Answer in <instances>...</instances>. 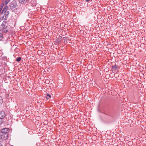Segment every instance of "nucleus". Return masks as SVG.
<instances>
[{
	"mask_svg": "<svg viewBox=\"0 0 146 146\" xmlns=\"http://www.w3.org/2000/svg\"><path fill=\"white\" fill-rule=\"evenodd\" d=\"M8 136L5 135L1 134L0 135V142H2L6 140L7 139Z\"/></svg>",
	"mask_w": 146,
	"mask_h": 146,
	"instance_id": "obj_4",
	"label": "nucleus"
},
{
	"mask_svg": "<svg viewBox=\"0 0 146 146\" xmlns=\"http://www.w3.org/2000/svg\"><path fill=\"white\" fill-rule=\"evenodd\" d=\"M61 42V40L60 39L58 38L56 39V44H58L59 43H60Z\"/></svg>",
	"mask_w": 146,
	"mask_h": 146,
	"instance_id": "obj_11",
	"label": "nucleus"
},
{
	"mask_svg": "<svg viewBox=\"0 0 146 146\" xmlns=\"http://www.w3.org/2000/svg\"><path fill=\"white\" fill-rule=\"evenodd\" d=\"M6 116L5 112L4 111H1L0 112V119H2L4 118Z\"/></svg>",
	"mask_w": 146,
	"mask_h": 146,
	"instance_id": "obj_6",
	"label": "nucleus"
},
{
	"mask_svg": "<svg viewBox=\"0 0 146 146\" xmlns=\"http://www.w3.org/2000/svg\"><path fill=\"white\" fill-rule=\"evenodd\" d=\"M51 97V95L49 94H48L46 97V99H49Z\"/></svg>",
	"mask_w": 146,
	"mask_h": 146,
	"instance_id": "obj_16",
	"label": "nucleus"
},
{
	"mask_svg": "<svg viewBox=\"0 0 146 146\" xmlns=\"http://www.w3.org/2000/svg\"><path fill=\"white\" fill-rule=\"evenodd\" d=\"M0 146H3L2 144L1 143H0Z\"/></svg>",
	"mask_w": 146,
	"mask_h": 146,
	"instance_id": "obj_25",
	"label": "nucleus"
},
{
	"mask_svg": "<svg viewBox=\"0 0 146 146\" xmlns=\"http://www.w3.org/2000/svg\"><path fill=\"white\" fill-rule=\"evenodd\" d=\"M119 68V67L116 65V64H115L114 66H112V68L114 69V70H116Z\"/></svg>",
	"mask_w": 146,
	"mask_h": 146,
	"instance_id": "obj_10",
	"label": "nucleus"
},
{
	"mask_svg": "<svg viewBox=\"0 0 146 146\" xmlns=\"http://www.w3.org/2000/svg\"><path fill=\"white\" fill-rule=\"evenodd\" d=\"M4 12H3L2 11V12H1V14L2 15H3V14L4 15Z\"/></svg>",
	"mask_w": 146,
	"mask_h": 146,
	"instance_id": "obj_22",
	"label": "nucleus"
},
{
	"mask_svg": "<svg viewBox=\"0 0 146 146\" xmlns=\"http://www.w3.org/2000/svg\"><path fill=\"white\" fill-rule=\"evenodd\" d=\"M62 86V84L61 83H58V86L61 87Z\"/></svg>",
	"mask_w": 146,
	"mask_h": 146,
	"instance_id": "obj_17",
	"label": "nucleus"
},
{
	"mask_svg": "<svg viewBox=\"0 0 146 146\" xmlns=\"http://www.w3.org/2000/svg\"><path fill=\"white\" fill-rule=\"evenodd\" d=\"M10 28L7 24V21H3L0 27V29L3 33H7L10 29Z\"/></svg>",
	"mask_w": 146,
	"mask_h": 146,
	"instance_id": "obj_1",
	"label": "nucleus"
},
{
	"mask_svg": "<svg viewBox=\"0 0 146 146\" xmlns=\"http://www.w3.org/2000/svg\"><path fill=\"white\" fill-rule=\"evenodd\" d=\"M3 122V119H0V124H1Z\"/></svg>",
	"mask_w": 146,
	"mask_h": 146,
	"instance_id": "obj_20",
	"label": "nucleus"
},
{
	"mask_svg": "<svg viewBox=\"0 0 146 146\" xmlns=\"http://www.w3.org/2000/svg\"><path fill=\"white\" fill-rule=\"evenodd\" d=\"M7 59V57L5 56L2 57L1 58V60H3L4 61L6 60Z\"/></svg>",
	"mask_w": 146,
	"mask_h": 146,
	"instance_id": "obj_12",
	"label": "nucleus"
},
{
	"mask_svg": "<svg viewBox=\"0 0 146 146\" xmlns=\"http://www.w3.org/2000/svg\"><path fill=\"white\" fill-rule=\"evenodd\" d=\"M21 57H19L16 59V61L17 62H19L21 61Z\"/></svg>",
	"mask_w": 146,
	"mask_h": 146,
	"instance_id": "obj_15",
	"label": "nucleus"
},
{
	"mask_svg": "<svg viewBox=\"0 0 146 146\" xmlns=\"http://www.w3.org/2000/svg\"><path fill=\"white\" fill-rule=\"evenodd\" d=\"M8 9V6H5L4 8L3 9L5 11H7V9Z\"/></svg>",
	"mask_w": 146,
	"mask_h": 146,
	"instance_id": "obj_18",
	"label": "nucleus"
},
{
	"mask_svg": "<svg viewBox=\"0 0 146 146\" xmlns=\"http://www.w3.org/2000/svg\"><path fill=\"white\" fill-rule=\"evenodd\" d=\"M103 113L111 118L113 117V112L111 111H109L107 113Z\"/></svg>",
	"mask_w": 146,
	"mask_h": 146,
	"instance_id": "obj_7",
	"label": "nucleus"
},
{
	"mask_svg": "<svg viewBox=\"0 0 146 146\" xmlns=\"http://www.w3.org/2000/svg\"><path fill=\"white\" fill-rule=\"evenodd\" d=\"M3 12H4V13H5V12H6V11H5V10H4L3 9L2 11Z\"/></svg>",
	"mask_w": 146,
	"mask_h": 146,
	"instance_id": "obj_21",
	"label": "nucleus"
},
{
	"mask_svg": "<svg viewBox=\"0 0 146 146\" xmlns=\"http://www.w3.org/2000/svg\"><path fill=\"white\" fill-rule=\"evenodd\" d=\"M19 3L22 4L26 3L27 0H18Z\"/></svg>",
	"mask_w": 146,
	"mask_h": 146,
	"instance_id": "obj_9",
	"label": "nucleus"
},
{
	"mask_svg": "<svg viewBox=\"0 0 146 146\" xmlns=\"http://www.w3.org/2000/svg\"><path fill=\"white\" fill-rule=\"evenodd\" d=\"M9 131V129L8 128H4L1 130L2 134L5 135H6L8 136L7 133Z\"/></svg>",
	"mask_w": 146,
	"mask_h": 146,
	"instance_id": "obj_3",
	"label": "nucleus"
},
{
	"mask_svg": "<svg viewBox=\"0 0 146 146\" xmlns=\"http://www.w3.org/2000/svg\"><path fill=\"white\" fill-rule=\"evenodd\" d=\"M1 20H2V17L0 18V22L1 21Z\"/></svg>",
	"mask_w": 146,
	"mask_h": 146,
	"instance_id": "obj_23",
	"label": "nucleus"
},
{
	"mask_svg": "<svg viewBox=\"0 0 146 146\" xmlns=\"http://www.w3.org/2000/svg\"><path fill=\"white\" fill-rule=\"evenodd\" d=\"M86 2H88L90 1V0H86Z\"/></svg>",
	"mask_w": 146,
	"mask_h": 146,
	"instance_id": "obj_24",
	"label": "nucleus"
},
{
	"mask_svg": "<svg viewBox=\"0 0 146 146\" xmlns=\"http://www.w3.org/2000/svg\"><path fill=\"white\" fill-rule=\"evenodd\" d=\"M17 6L16 1H13L10 3L9 7L10 9L13 10Z\"/></svg>",
	"mask_w": 146,
	"mask_h": 146,
	"instance_id": "obj_2",
	"label": "nucleus"
},
{
	"mask_svg": "<svg viewBox=\"0 0 146 146\" xmlns=\"http://www.w3.org/2000/svg\"><path fill=\"white\" fill-rule=\"evenodd\" d=\"M9 12L8 11H7L5 12V13H4L3 16L2 17V20H6L7 19V17L8 15L9 14Z\"/></svg>",
	"mask_w": 146,
	"mask_h": 146,
	"instance_id": "obj_5",
	"label": "nucleus"
},
{
	"mask_svg": "<svg viewBox=\"0 0 146 146\" xmlns=\"http://www.w3.org/2000/svg\"><path fill=\"white\" fill-rule=\"evenodd\" d=\"M10 0H7V1H5V3L6 5H7L8 3L10 1Z\"/></svg>",
	"mask_w": 146,
	"mask_h": 146,
	"instance_id": "obj_19",
	"label": "nucleus"
},
{
	"mask_svg": "<svg viewBox=\"0 0 146 146\" xmlns=\"http://www.w3.org/2000/svg\"><path fill=\"white\" fill-rule=\"evenodd\" d=\"M63 39L64 40V41H66V42H68L67 40H68V38L67 37H63Z\"/></svg>",
	"mask_w": 146,
	"mask_h": 146,
	"instance_id": "obj_13",
	"label": "nucleus"
},
{
	"mask_svg": "<svg viewBox=\"0 0 146 146\" xmlns=\"http://www.w3.org/2000/svg\"><path fill=\"white\" fill-rule=\"evenodd\" d=\"M3 100L2 96H0V104H1L3 103Z\"/></svg>",
	"mask_w": 146,
	"mask_h": 146,
	"instance_id": "obj_14",
	"label": "nucleus"
},
{
	"mask_svg": "<svg viewBox=\"0 0 146 146\" xmlns=\"http://www.w3.org/2000/svg\"><path fill=\"white\" fill-rule=\"evenodd\" d=\"M3 38V35L2 33L1 32V30H0V41H1Z\"/></svg>",
	"mask_w": 146,
	"mask_h": 146,
	"instance_id": "obj_8",
	"label": "nucleus"
}]
</instances>
